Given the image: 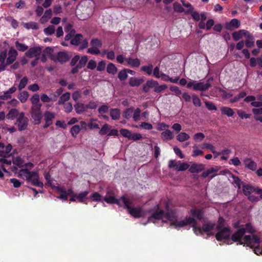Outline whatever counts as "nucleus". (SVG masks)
<instances>
[{"label":"nucleus","instance_id":"obj_7","mask_svg":"<svg viewBox=\"0 0 262 262\" xmlns=\"http://www.w3.org/2000/svg\"><path fill=\"white\" fill-rule=\"evenodd\" d=\"M90 45L92 48H90L87 50V53L92 55H98L100 53L99 48L102 47V41L96 38H93L91 40Z\"/></svg>","mask_w":262,"mask_h":262},{"label":"nucleus","instance_id":"obj_46","mask_svg":"<svg viewBox=\"0 0 262 262\" xmlns=\"http://www.w3.org/2000/svg\"><path fill=\"white\" fill-rule=\"evenodd\" d=\"M15 46L16 49L21 52H24L25 51L27 50L28 49V46L20 43L18 41H16L15 42Z\"/></svg>","mask_w":262,"mask_h":262},{"label":"nucleus","instance_id":"obj_39","mask_svg":"<svg viewBox=\"0 0 262 262\" xmlns=\"http://www.w3.org/2000/svg\"><path fill=\"white\" fill-rule=\"evenodd\" d=\"M190 138V136L188 134L184 132L180 133L177 136V139L180 142H184L188 140Z\"/></svg>","mask_w":262,"mask_h":262},{"label":"nucleus","instance_id":"obj_23","mask_svg":"<svg viewBox=\"0 0 262 262\" xmlns=\"http://www.w3.org/2000/svg\"><path fill=\"white\" fill-rule=\"evenodd\" d=\"M89 193V190H85L84 191L80 192L79 193H76V196L77 201L79 203H84L88 200L87 196Z\"/></svg>","mask_w":262,"mask_h":262},{"label":"nucleus","instance_id":"obj_51","mask_svg":"<svg viewBox=\"0 0 262 262\" xmlns=\"http://www.w3.org/2000/svg\"><path fill=\"white\" fill-rule=\"evenodd\" d=\"M88 57L87 56H83L79 60V62L77 65L81 69L85 67L88 62Z\"/></svg>","mask_w":262,"mask_h":262},{"label":"nucleus","instance_id":"obj_60","mask_svg":"<svg viewBox=\"0 0 262 262\" xmlns=\"http://www.w3.org/2000/svg\"><path fill=\"white\" fill-rule=\"evenodd\" d=\"M205 103L206 107L208 110L216 111L217 110V107L212 102L205 101Z\"/></svg>","mask_w":262,"mask_h":262},{"label":"nucleus","instance_id":"obj_61","mask_svg":"<svg viewBox=\"0 0 262 262\" xmlns=\"http://www.w3.org/2000/svg\"><path fill=\"white\" fill-rule=\"evenodd\" d=\"M229 25L233 27L234 28H238L240 26V21L236 18H233L231 19V20L230 21Z\"/></svg>","mask_w":262,"mask_h":262},{"label":"nucleus","instance_id":"obj_36","mask_svg":"<svg viewBox=\"0 0 262 262\" xmlns=\"http://www.w3.org/2000/svg\"><path fill=\"white\" fill-rule=\"evenodd\" d=\"M29 94L27 91H24L20 93L17 97L21 103H25L28 99Z\"/></svg>","mask_w":262,"mask_h":262},{"label":"nucleus","instance_id":"obj_11","mask_svg":"<svg viewBox=\"0 0 262 262\" xmlns=\"http://www.w3.org/2000/svg\"><path fill=\"white\" fill-rule=\"evenodd\" d=\"M213 80L212 78H209L207 81L206 83H204L203 82H197L195 81V85L193 88L194 91H200L201 92H205L208 90L211 87V84L210 82Z\"/></svg>","mask_w":262,"mask_h":262},{"label":"nucleus","instance_id":"obj_54","mask_svg":"<svg viewBox=\"0 0 262 262\" xmlns=\"http://www.w3.org/2000/svg\"><path fill=\"white\" fill-rule=\"evenodd\" d=\"M167 88V85L166 84H162L160 85L158 84L156 86L154 91L156 93H160L164 90H166Z\"/></svg>","mask_w":262,"mask_h":262},{"label":"nucleus","instance_id":"obj_29","mask_svg":"<svg viewBox=\"0 0 262 262\" xmlns=\"http://www.w3.org/2000/svg\"><path fill=\"white\" fill-rule=\"evenodd\" d=\"M215 227V223L209 222L207 223H204L202 226V230L204 232H209L212 231Z\"/></svg>","mask_w":262,"mask_h":262},{"label":"nucleus","instance_id":"obj_19","mask_svg":"<svg viewBox=\"0 0 262 262\" xmlns=\"http://www.w3.org/2000/svg\"><path fill=\"white\" fill-rule=\"evenodd\" d=\"M157 85H158V81L153 79L148 80L143 85V91L145 93H147L150 88L155 89Z\"/></svg>","mask_w":262,"mask_h":262},{"label":"nucleus","instance_id":"obj_8","mask_svg":"<svg viewBox=\"0 0 262 262\" xmlns=\"http://www.w3.org/2000/svg\"><path fill=\"white\" fill-rule=\"evenodd\" d=\"M70 59V56L67 51H60L56 55H52L51 59L56 62H58L60 64H63L67 62Z\"/></svg>","mask_w":262,"mask_h":262},{"label":"nucleus","instance_id":"obj_28","mask_svg":"<svg viewBox=\"0 0 262 262\" xmlns=\"http://www.w3.org/2000/svg\"><path fill=\"white\" fill-rule=\"evenodd\" d=\"M19 113L16 108H11L6 115V117L8 119L14 120L19 116Z\"/></svg>","mask_w":262,"mask_h":262},{"label":"nucleus","instance_id":"obj_58","mask_svg":"<svg viewBox=\"0 0 262 262\" xmlns=\"http://www.w3.org/2000/svg\"><path fill=\"white\" fill-rule=\"evenodd\" d=\"M55 32V27L53 26H49L44 29V32L47 35H50Z\"/></svg>","mask_w":262,"mask_h":262},{"label":"nucleus","instance_id":"obj_30","mask_svg":"<svg viewBox=\"0 0 262 262\" xmlns=\"http://www.w3.org/2000/svg\"><path fill=\"white\" fill-rule=\"evenodd\" d=\"M221 112L222 115H226L228 117H232L234 114V112L232 108L226 106L222 107L221 108Z\"/></svg>","mask_w":262,"mask_h":262},{"label":"nucleus","instance_id":"obj_43","mask_svg":"<svg viewBox=\"0 0 262 262\" xmlns=\"http://www.w3.org/2000/svg\"><path fill=\"white\" fill-rule=\"evenodd\" d=\"M24 27L27 29H32L36 30L38 29V24L36 23L33 21L25 23L24 24Z\"/></svg>","mask_w":262,"mask_h":262},{"label":"nucleus","instance_id":"obj_24","mask_svg":"<svg viewBox=\"0 0 262 262\" xmlns=\"http://www.w3.org/2000/svg\"><path fill=\"white\" fill-rule=\"evenodd\" d=\"M74 108L78 114H82L87 111L86 104L81 103H77L75 104Z\"/></svg>","mask_w":262,"mask_h":262},{"label":"nucleus","instance_id":"obj_63","mask_svg":"<svg viewBox=\"0 0 262 262\" xmlns=\"http://www.w3.org/2000/svg\"><path fill=\"white\" fill-rule=\"evenodd\" d=\"M41 105H32L31 109V113H39L41 112Z\"/></svg>","mask_w":262,"mask_h":262},{"label":"nucleus","instance_id":"obj_3","mask_svg":"<svg viewBox=\"0 0 262 262\" xmlns=\"http://www.w3.org/2000/svg\"><path fill=\"white\" fill-rule=\"evenodd\" d=\"M121 199L124 204V208L126 209L128 212L133 217L139 218L142 216V208L132 207L133 204L132 200L126 197V195H123L121 197Z\"/></svg>","mask_w":262,"mask_h":262},{"label":"nucleus","instance_id":"obj_2","mask_svg":"<svg viewBox=\"0 0 262 262\" xmlns=\"http://www.w3.org/2000/svg\"><path fill=\"white\" fill-rule=\"evenodd\" d=\"M164 216L170 222L172 225L176 227H183L191 225V223H196V220L191 216H186L184 220L178 221L177 216L172 212H166L165 213Z\"/></svg>","mask_w":262,"mask_h":262},{"label":"nucleus","instance_id":"obj_22","mask_svg":"<svg viewBox=\"0 0 262 262\" xmlns=\"http://www.w3.org/2000/svg\"><path fill=\"white\" fill-rule=\"evenodd\" d=\"M244 163L246 167L252 171H255L257 168V164L250 158L246 159Z\"/></svg>","mask_w":262,"mask_h":262},{"label":"nucleus","instance_id":"obj_42","mask_svg":"<svg viewBox=\"0 0 262 262\" xmlns=\"http://www.w3.org/2000/svg\"><path fill=\"white\" fill-rule=\"evenodd\" d=\"M80 130L81 128L80 127V125L78 124H76L72 126V127L71 129L70 132L74 137H76V136L80 132Z\"/></svg>","mask_w":262,"mask_h":262},{"label":"nucleus","instance_id":"obj_45","mask_svg":"<svg viewBox=\"0 0 262 262\" xmlns=\"http://www.w3.org/2000/svg\"><path fill=\"white\" fill-rule=\"evenodd\" d=\"M126 70L125 69H124L119 72L118 77L120 81H124L127 79L128 75Z\"/></svg>","mask_w":262,"mask_h":262},{"label":"nucleus","instance_id":"obj_33","mask_svg":"<svg viewBox=\"0 0 262 262\" xmlns=\"http://www.w3.org/2000/svg\"><path fill=\"white\" fill-rule=\"evenodd\" d=\"M194 8L188 9L185 13L187 14H191L192 18L195 21H199L200 19V14L197 11H193Z\"/></svg>","mask_w":262,"mask_h":262},{"label":"nucleus","instance_id":"obj_44","mask_svg":"<svg viewBox=\"0 0 262 262\" xmlns=\"http://www.w3.org/2000/svg\"><path fill=\"white\" fill-rule=\"evenodd\" d=\"M33 105H41L39 103V95L38 94H34L30 99Z\"/></svg>","mask_w":262,"mask_h":262},{"label":"nucleus","instance_id":"obj_31","mask_svg":"<svg viewBox=\"0 0 262 262\" xmlns=\"http://www.w3.org/2000/svg\"><path fill=\"white\" fill-rule=\"evenodd\" d=\"M161 137L163 140H171L173 138L172 132L167 129L161 133Z\"/></svg>","mask_w":262,"mask_h":262},{"label":"nucleus","instance_id":"obj_35","mask_svg":"<svg viewBox=\"0 0 262 262\" xmlns=\"http://www.w3.org/2000/svg\"><path fill=\"white\" fill-rule=\"evenodd\" d=\"M63 91V89L60 88L57 89L55 93H51L50 96L51 97L52 101H55L57 98L61 95Z\"/></svg>","mask_w":262,"mask_h":262},{"label":"nucleus","instance_id":"obj_27","mask_svg":"<svg viewBox=\"0 0 262 262\" xmlns=\"http://www.w3.org/2000/svg\"><path fill=\"white\" fill-rule=\"evenodd\" d=\"M153 65L149 63L148 65L143 66L141 67L140 70L141 72L144 73L146 75L150 76L152 73Z\"/></svg>","mask_w":262,"mask_h":262},{"label":"nucleus","instance_id":"obj_18","mask_svg":"<svg viewBox=\"0 0 262 262\" xmlns=\"http://www.w3.org/2000/svg\"><path fill=\"white\" fill-rule=\"evenodd\" d=\"M190 212L195 220L196 219L199 221L203 220L204 215V211L202 209L192 208L190 209Z\"/></svg>","mask_w":262,"mask_h":262},{"label":"nucleus","instance_id":"obj_9","mask_svg":"<svg viewBox=\"0 0 262 262\" xmlns=\"http://www.w3.org/2000/svg\"><path fill=\"white\" fill-rule=\"evenodd\" d=\"M244 245L246 244L247 246L250 248H253L254 246H258L260 243V238L256 235H253L252 236L250 235H247L243 238Z\"/></svg>","mask_w":262,"mask_h":262},{"label":"nucleus","instance_id":"obj_52","mask_svg":"<svg viewBox=\"0 0 262 262\" xmlns=\"http://www.w3.org/2000/svg\"><path fill=\"white\" fill-rule=\"evenodd\" d=\"M193 225L192 226V227L193 228V231L194 233L196 235H198L199 234H202L203 231L202 230V228H201L200 227H198L196 225V222L195 223H192Z\"/></svg>","mask_w":262,"mask_h":262},{"label":"nucleus","instance_id":"obj_59","mask_svg":"<svg viewBox=\"0 0 262 262\" xmlns=\"http://www.w3.org/2000/svg\"><path fill=\"white\" fill-rule=\"evenodd\" d=\"M120 134L125 138L130 139L132 133L128 129L125 128H122L120 130Z\"/></svg>","mask_w":262,"mask_h":262},{"label":"nucleus","instance_id":"obj_38","mask_svg":"<svg viewBox=\"0 0 262 262\" xmlns=\"http://www.w3.org/2000/svg\"><path fill=\"white\" fill-rule=\"evenodd\" d=\"M31 117L34 120L35 124H39L42 119V114L39 113H31Z\"/></svg>","mask_w":262,"mask_h":262},{"label":"nucleus","instance_id":"obj_49","mask_svg":"<svg viewBox=\"0 0 262 262\" xmlns=\"http://www.w3.org/2000/svg\"><path fill=\"white\" fill-rule=\"evenodd\" d=\"M28 82V79L27 77H24L20 81L18 86V89L20 91L25 88Z\"/></svg>","mask_w":262,"mask_h":262},{"label":"nucleus","instance_id":"obj_14","mask_svg":"<svg viewBox=\"0 0 262 262\" xmlns=\"http://www.w3.org/2000/svg\"><path fill=\"white\" fill-rule=\"evenodd\" d=\"M243 36H247V37L249 38H252V35H251L248 31L245 30H240L238 31H235L232 33V37L235 41L239 40Z\"/></svg>","mask_w":262,"mask_h":262},{"label":"nucleus","instance_id":"obj_55","mask_svg":"<svg viewBox=\"0 0 262 262\" xmlns=\"http://www.w3.org/2000/svg\"><path fill=\"white\" fill-rule=\"evenodd\" d=\"M192 102L194 106L200 107L201 106L202 103L199 97L195 95H192Z\"/></svg>","mask_w":262,"mask_h":262},{"label":"nucleus","instance_id":"obj_41","mask_svg":"<svg viewBox=\"0 0 262 262\" xmlns=\"http://www.w3.org/2000/svg\"><path fill=\"white\" fill-rule=\"evenodd\" d=\"M218 171L217 168L211 167L208 170L203 172L202 173V177L204 178H206L212 173H215Z\"/></svg>","mask_w":262,"mask_h":262},{"label":"nucleus","instance_id":"obj_37","mask_svg":"<svg viewBox=\"0 0 262 262\" xmlns=\"http://www.w3.org/2000/svg\"><path fill=\"white\" fill-rule=\"evenodd\" d=\"M134 112V107H130L125 110L123 113V116L124 118L128 119L130 118Z\"/></svg>","mask_w":262,"mask_h":262},{"label":"nucleus","instance_id":"obj_47","mask_svg":"<svg viewBox=\"0 0 262 262\" xmlns=\"http://www.w3.org/2000/svg\"><path fill=\"white\" fill-rule=\"evenodd\" d=\"M225 220L222 216H219L217 221V225L216 227V230H220L225 226Z\"/></svg>","mask_w":262,"mask_h":262},{"label":"nucleus","instance_id":"obj_53","mask_svg":"<svg viewBox=\"0 0 262 262\" xmlns=\"http://www.w3.org/2000/svg\"><path fill=\"white\" fill-rule=\"evenodd\" d=\"M13 163L19 167H22L24 166V161L19 157H16L13 160Z\"/></svg>","mask_w":262,"mask_h":262},{"label":"nucleus","instance_id":"obj_48","mask_svg":"<svg viewBox=\"0 0 262 262\" xmlns=\"http://www.w3.org/2000/svg\"><path fill=\"white\" fill-rule=\"evenodd\" d=\"M141 116V110L139 108H137L136 110H134L133 118L135 121H138L140 120Z\"/></svg>","mask_w":262,"mask_h":262},{"label":"nucleus","instance_id":"obj_50","mask_svg":"<svg viewBox=\"0 0 262 262\" xmlns=\"http://www.w3.org/2000/svg\"><path fill=\"white\" fill-rule=\"evenodd\" d=\"M110 125L108 124L105 123L102 126L99 133L101 135H104L110 131Z\"/></svg>","mask_w":262,"mask_h":262},{"label":"nucleus","instance_id":"obj_34","mask_svg":"<svg viewBox=\"0 0 262 262\" xmlns=\"http://www.w3.org/2000/svg\"><path fill=\"white\" fill-rule=\"evenodd\" d=\"M118 69L113 63H109L106 67V71L108 74L115 75L117 73Z\"/></svg>","mask_w":262,"mask_h":262},{"label":"nucleus","instance_id":"obj_20","mask_svg":"<svg viewBox=\"0 0 262 262\" xmlns=\"http://www.w3.org/2000/svg\"><path fill=\"white\" fill-rule=\"evenodd\" d=\"M126 62H127L126 65L130 66L132 68H137L140 66L141 61L139 59L136 58H132L131 57H129L126 58Z\"/></svg>","mask_w":262,"mask_h":262},{"label":"nucleus","instance_id":"obj_62","mask_svg":"<svg viewBox=\"0 0 262 262\" xmlns=\"http://www.w3.org/2000/svg\"><path fill=\"white\" fill-rule=\"evenodd\" d=\"M109 110V106L106 104H103L100 106L98 110L99 114L106 113Z\"/></svg>","mask_w":262,"mask_h":262},{"label":"nucleus","instance_id":"obj_1","mask_svg":"<svg viewBox=\"0 0 262 262\" xmlns=\"http://www.w3.org/2000/svg\"><path fill=\"white\" fill-rule=\"evenodd\" d=\"M18 176L22 179H26L28 182L33 186L43 188V184L39 180L38 173L36 171H30L28 168H23L18 172Z\"/></svg>","mask_w":262,"mask_h":262},{"label":"nucleus","instance_id":"obj_26","mask_svg":"<svg viewBox=\"0 0 262 262\" xmlns=\"http://www.w3.org/2000/svg\"><path fill=\"white\" fill-rule=\"evenodd\" d=\"M144 80L142 78H137L132 77L129 79V84L131 86H138L141 85Z\"/></svg>","mask_w":262,"mask_h":262},{"label":"nucleus","instance_id":"obj_4","mask_svg":"<svg viewBox=\"0 0 262 262\" xmlns=\"http://www.w3.org/2000/svg\"><path fill=\"white\" fill-rule=\"evenodd\" d=\"M243 226L244 225L241 224L240 220L232 223L233 227L237 230L231 235V239L233 242L238 243L237 245H244V243L242 241V238L245 234Z\"/></svg>","mask_w":262,"mask_h":262},{"label":"nucleus","instance_id":"obj_32","mask_svg":"<svg viewBox=\"0 0 262 262\" xmlns=\"http://www.w3.org/2000/svg\"><path fill=\"white\" fill-rule=\"evenodd\" d=\"M70 98V93L66 92L61 95L58 101L57 104L58 105H61L64 103L65 102L68 101Z\"/></svg>","mask_w":262,"mask_h":262},{"label":"nucleus","instance_id":"obj_25","mask_svg":"<svg viewBox=\"0 0 262 262\" xmlns=\"http://www.w3.org/2000/svg\"><path fill=\"white\" fill-rule=\"evenodd\" d=\"M110 114L111 118L113 120L119 119L120 117L121 112L119 108H111L110 110Z\"/></svg>","mask_w":262,"mask_h":262},{"label":"nucleus","instance_id":"obj_57","mask_svg":"<svg viewBox=\"0 0 262 262\" xmlns=\"http://www.w3.org/2000/svg\"><path fill=\"white\" fill-rule=\"evenodd\" d=\"M179 162L180 163L179 167L178 168V170L179 171L186 170L188 169L189 167H190L189 164L187 163H181L180 161H179Z\"/></svg>","mask_w":262,"mask_h":262},{"label":"nucleus","instance_id":"obj_15","mask_svg":"<svg viewBox=\"0 0 262 262\" xmlns=\"http://www.w3.org/2000/svg\"><path fill=\"white\" fill-rule=\"evenodd\" d=\"M159 208V205H157L156 206V211L155 212H153L152 215L148 217V222H152L153 220H160L162 219L164 216L165 214V212L163 210H160L159 211H158V210Z\"/></svg>","mask_w":262,"mask_h":262},{"label":"nucleus","instance_id":"obj_40","mask_svg":"<svg viewBox=\"0 0 262 262\" xmlns=\"http://www.w3.org/2000/svg\"><path fill=\"white\" fill-rule=\"evenodd\" d=\"M244 230L245 231V234L246 233H249L250 234H253L255 232V229L251 225L250 223H247L244 225Z\"/></svg>","mask_w":262,"mask_h":262},{"label":"nucleus","instance_id":"obj_5","mask_svg":"<svg viewBox=\"0 0 262 262\" xmlns=\"http://www.w3.org/2000/svg\"><path fill=\"white\" fill-rule=\"evenodd\" d=\"M83 36L81 34H76L71 39V44L75 46H79V50H83L87 48L89 46L88 39L87 38L83 39Z\"/></svg>","mask_w":262,"mask_h":262},{"label":"nucleus","instance_id":"obj_10","mask_svg":"<svg viewBox=\"0 0 262 262\" xmlns=\"http://www.w3.org/2000/svg\"><path fill=\"white\" fill-rule=\"evenodd\" d=\"M217 231L218 232L215 234V238L217 241H222L224 239H229L231 231L230 227H224L220 230Z\"/></svg>","mask_w":262,"mask_h":262},{"label":"nucleus","instance_id":"obj_12","mask_svg":"<svg viewBox=\"0 0 262 262\" xmlns=\"http://www.w3.org/2000/svg\"><path fill=\"white\" fill-rule=\"evenodd\" d=\"M45 124L43 126V128H47L53 123V120L55 118V114L49 111H46L43 114Z\"/></svg>","mask_w":262,"mask_h":262},{"label":"nucleus","instance_id":"obj_21","mask_svg":"<svg viewBox=\"0 0 262 262\" xmlns=\"http://www.w3.org/2000/svg\"><path fill=\"white\" fill-rule=\"evenodd\" d=\"M104 200L107 203L111 204H117L120 207L122 206V205L120 203V201H122L121 198L119 199H117L116 198H115V197L114 196L106 195L104 198Z\"/></svg>","mask_w":262,"mask_h":262},{"label":"nucleus","instance_id":"obj_56","mask_svg":"<svg viewBox=\"0 0 262 262\" xmlns=\"http://www.w3.org/2000/svg\"><path fill=\"white\" fill-rule=\"evenodd\" d=\"M173 9L174 11L180 13L183 12L184 11V9L182 5L178 2H175L173 4Z\"/></svg>","mask_w":262,"mask_h":262},{"label":"nucleus","instance_id":"obj_13","mask_svg":"<svg viewBox=\"0 0 262 262\" xmlns=\"http://www.w3.org/2000/svg\"><path fill=\"white\" fill-rule=\"evenodd\" d=\"M243 191L244 194L246 195H249L252 192H255L257 194H260V192L262 191L261 189L258 187H254L250 184H243Z\"/></svg>","mask_w":262,"mask_h":262},{"label":"nucleus","instance_id":"obj_16","mask_svg":"<svg viewBox=\"0 0 262 262\" xmlns=\"http://www.w3.org/2000/svg\"><path fill=\"white\" fill-rule=\"evenodd\" d=\"M41 52V48L39 47H31L25 53V55L29 58L37 57Z\"/></svg>","mask_w":262,"mask_h":262},{"label":"nucleus","instance_id":"obj_6","mask_svg":"<svg viewBox=\"0 0 262 262\" xmlns=\"http://www.w3.org/2000/svg\"><path fill=\"white\" fill-rule=\"evenodd\" d=\"M28 122L29 119L25 116V113L20 112L16 118L15 125L17 126L19 131H23L27 129Z\"/></svg>","mask_w":262,"mask_h":262},{"label":"nucleus","instance_id":"obj_64","mask_svg":"<svg viewBox=\"0 0 262 262\" xmlns=\"http://www.w3.org/2000/svg\"><path fill=\"white\" fill-rule=\"evenodd\" d=\"M205 138V135L202 133H198L194 134L193 139L196 141H201Z\"/></svg>","mask_w":262,"mask_h":262},{"label":"nucleus","instance_id":"obj_17","mask_svg":"<svg viewBox=\"0 0 262 262\" xmlns=\"http://www.w3.org/2000/svg\"><path fill=\"white\" fill-rule=\"evenodd\" d=\"M205 165L203 164L193 163L189 168V171L191 173H199L204 170Z\"/></svg>","mask_w":262,"mask_h":262}]
</instances>
